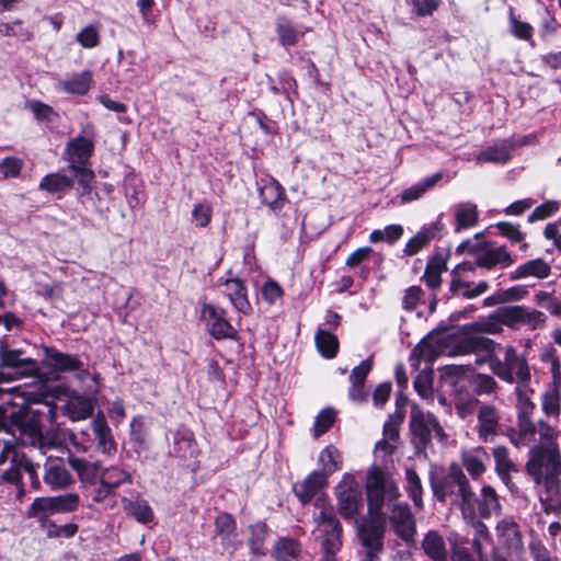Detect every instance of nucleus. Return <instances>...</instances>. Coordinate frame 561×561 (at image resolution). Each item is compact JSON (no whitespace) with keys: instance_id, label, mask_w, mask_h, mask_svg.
Returning <instances> with one entry per match:
<instances>
[{"instance_id":"1","label":"nucleus","mask_w":561,"mask_h":561,"mask_svg":"<svg viewBox=\"0 0 561 561\" xmlns=\"http://www.w3.org/2000/svg\"><path fill=\"white\" fill-rule=\"evenodd\" d=\"M22 393V396L20 393L13 396L22 400L21 404L7 403L0 408V426L13 435L19 432L22 444H30L43 451L47 448L59 447L61 442L58 440L57 432L43 434L42 413L38 410L25 407L26 403L35 401V396L24 391Z\"/></svg>"},{"instance_id":"2","label":"nucleus","mask_w":561,"mask_h":561,"mask_svg":"<svg viewBox=\"0 0 561 561\" xmlns=\"http://www.w3.org/2000/svg\"><path fill=\"white\" fill-rule=\"evenodd\" d=\"M538 425L539 442L530 446L525 470L534 483L561 480L560 432L543 420Z\"/></svg>"},{"instance_id":"3","label":"nucleus","mask_w":561,"mask_h":561,"mask_svg":"<svg viewBox=\"0 0 561 561\" xmlns=\"http://www.w3.org/2000/svg\"><path fill=\"white\" fill-rule=\"evenodd\" d=\"M430 483L434 496L439 502H450L459 507L463 517L474 518V492L469 479L457 463H451L445 476L430 473Z\"/></svg>"},{"instance_id":"4","label":"nucleus","mask_w":561,"mask_h":561,"mask_svg":"<svg viewBox=\"0 0 561 561\" xmlns=\"http://www.w3.org/2000/svg\"><path fill=\"white\" fill-rule=\"evenodd\" d=\"M365 488L368 502L367 513L383 514V505L388 504L389 506L401 496L392 474L377 466H371L368 469Z\"/></svg>"},{"instance_id":"5","label":"nucleus","mask_w":561,"mask_h":561,"mask_svg":"<svg viewBox=\"0 0 561 561\" xmlns=\"http://www.w3.org/2000/svg\"><path fill=\"white\" fill-rule=\"evenodd\" d=\"M492 373L508 383L530 381L531 374L525 356L518 355L516 348L507 345L504 348V360L492 359Z\"/></svg>"},{"instance_id":"6","label":"nucleus","mask_w":561,"mask_h":561,"mask_svg":"<svg viewBox=\"0 0 561 561\" xmlns=\"http://www.w3.org/2000/svg\"><path fill=\"white\" fill-rule=\"evenodd\" d=\"M317 531L321 545L322 556H336L341 550L342 526L335 516L331 506L321 508L318 516L314 517Z\"/></svg>"},{"instance_id":"7","label":"nucleus","mask_w":561,"mask_h":561,"mask_svg":"<svg viewBox=\"0 0 561 561\" xmlns=\"http://www.w3.org/2000/svg\"><path fill=\"white\" fill-rule=\"evenodd\" d=\"M337 511L346 520L358 519L356 516L363 506L362 490L351 474H345L335 488Z\"/></svg>"},{"instance_id":"8","label":"nucleus","mask_w":561,"mask_h":561,"mask_svg":"<svg viewBox=\"0 0 561 561\" xmlns=\"http://www.w3.org/2000/svg\"><path fill=\"white\" fill-rule=\"evenodd\" d=\"M496 317L510 328L526 327L537 330L543 328L547 322V317L542 311L520 305L501 307L496 309Z\"/></svg>"},{"instance_id":"9","label":"nucleus","mask_w":561,"mask_h":561,"mask_svg":"<svg viewBox=\"0 0 561 561\" xmlns=\"http://www.w3.org/2000/svg\"><path fill=\"white\" fill-rule=\"evenodd\" d=\"M390 529L408 546L415 542L416 520L405 502L392 503L388 506Z\"/></svg>"},{"instance_id":"10","label":"nucleus","mask_w":561,"mask_h":561,"mask_svg":"<svg viewBox=\"0 0 561 561\" xmlns=\"http://www.w3.org/2000/svg\"><path fill=\"white\" fill-rule=\"evenodd\" d=\"M95 136L94 125L92 123L84 124L80 135L71 138L66 145L65 159L68 161V164H89L94 151Z\"/></svg>"},{"instance_id":"11","label":"nucleus","mask_w":561,"mask_h":561,"mask_svg":"<svg viewBox=\"0 0 561 561\" xmlns=\"http://www.w3.org/2000/svg\"><path fill=\"white\" fill-rule=\"evenodd\" d=\"M385 514L368 513V518L355 519V528L364 548L383 550V535L386 526Z\"/></svg>"},{"instance_id":"12","label":"nucleus","mask_w":561,"mask_h":561,"mask_svg":"<svg viewBox=\"0 0 561 561\" xmlns=\"http://www.w3.org/2000/svg\"><path fill=\"white\" fill-rule=\"evenodd\" d=\"M410 426L417 446L424 447L434 434L439 440L445 439V433L436 417L431 413L413 410Z\"/></svg>"},{"instance_id":"13","label":"nucleus","mask_w":561,"mask_h":561,"mask_svg":"<svg viewBox=\"0 0 561 561\" xmlns=\"http://www.w3.org/2000/svg\"><path fill=\"white\" fill-rule=\"evenodd\" d=\"M43 364L55 373L78 371L77 378L83 381L90 374L82 369L81 360L70 354L57 351L56 348L44 346Z\"/></svg>"},{"instance_id":"14","label":"nucleus","mask_w":561,"mask_h":561,"mask_svg":"<svg viewBox=\"0 0 561 561\" xmlns=\"http://www.w3.org/2000/svg\"><path fill=\"white\" fill-rule=\"evenodd\" d=\"M43 480L53 491H61L71 486L75 479L66 466L64 458L48 457L44 463Z\"/></svg>"},{"instance_id":"15","label":"nucleus","mask_w":561,"mask_h":561,"mask_svg":"<svg viewBox=\"0 0 561 561\" xmlns=\"http://www.w3.org/2000/svg\"><path fill=\"white\" fill-rule=\"evenodd\" d=\"M465 331L463 334L454 339L451 343L447 345L448 356L480 354L481 350H490L492 346L493 340L483 335L473 334V332L467 330Z\"/></svg>"},{"instance_id":"16","label":"nucleus","mask_w":561,"mask_h":561,"mask_svg":"<svg viewBox=\"0 0 561 561\" xmlns=\"http://www.w3.org/2000/svg\"><path fill=\"white\" fill-rule=\"evenodd\" d=\"M208 332L217 340L236 339L237 330L226 320L225 311L213 305H205L202 309Z\"/></svg>"},{"instance_id":"17","label":"nucleus","mask_w":561,"mask_h":561,"mask_svg":"<svg viewBox=\"0 0 561 561\" xmlns=\"http://www.w3.org/2000/svg\"><path fill=\"white\" fill-rule=\"evenodd\" d=\"M478 419V436L484 442H491L497 434L500 426V412L491 404L482 403L477 411Z\"/></svg>"},{"instance_id":"18","label":"nucleus","mask_w":561,"mask_h":561,"mask_svg":"<svg viewBox=\"0 0 561 561\" xmlns=\"http://www.w3.org/2000/svg\"><path fill=\"white\" fill-rule=\"evenodd\" d=\"M440 355H447L445 337L440 334H430L412 350L411 359L433 363Z\"/></svg>"},{"instance_id":"19","label":"nucleus","mask_w":561,"mask_h":561,"mask_svg":"<svg viewBox=\"0 0 561 561\" xmlns=\"http://www.w3.org/2000/svg\"><path fill=\"white\" fill-rule=\"evenodd\" d=\"M538 499L547 515H561V480L535 483Z\"/></svg>"},{"instance_id":"20","label":"nucleus","mask_w":561,"mask_h":561,"mask_svg":"<svg viewBox=\"0 0 561 561\" xmlns=\"http://www.w3.org/2000/svg\"><path fill=\"white\" fill-rule=\"evenodd\" d=\"M0 359L2 366L16 368L20 376H32L38 371L36 360L23 358L21 351L11 350L3 343H0Z\"/></svg>"},{"instance_id":"21","label":"nucleus","mask_w":561,"mask_h":561,"mask_svg":"<svg viewBox=\"0 0 561 561\" xmlns=\"http://www.w3.org/2000/svg\"><path fill=\"white\" fill-rule=\"evenodd\" d=\"M91 396L85 397L79 393H71L66 402V413L71 421H82L90 417L94 411V396L98 389L90 391Z\"/></svg>"},{"instance_id":"22","label":"nucleus","mask_w":561,"mask_h":561,"mask_svg":"<svg viewBox=\"0 0 561 561\" xmlns=\"http://www.w3.org/2000/svg\"><path fill=\"white\" fill-rule=\"evenodd\" d=\"M539 425L535 424L529 415L518 416L516 428L510 434L511 443L517 447L536 445V434H539Z\"/></svg>"},{"instance_id":"23","label":"nucleus","mask_w":561,"mask_h":561,"mask_svg":"<svg viewBox=\"0 0 561 561\" xmlns=\"http://www.w3.org/2000/svg\"><path fill=\"white\" fill-rule=\"evenodd\" d=\"M489 458L488 451L481 446L461 453L462 466L474 480L479 479L486 471Z\"/></svg>"},{"instance_id":"24","label":"nucleus","mask_w":561,"mask_h":561,"mask_svg":"<svg viewBox=\"0 0 561 561\" xmlns=\"http://www.w3.org/2000/svg\"><path fill=\"white\" fill-rule=\"evenodd\" d=\"M92 431L96 440L98 449L105 455L112 456L116 451V443L112 435L103 413H99L92 420Z\"/></svg>"},{"instance_id":"25","label":"nucleus","mask_w":561,"mask_h":561,"mask_svg":"<svg viewBox=\"0 0 561 561\" xmlns=\"http://www.w3.org/2000/svg\"><path fill=\"white\" fill-rule=\"evenodd\" d=\"M325 473L311 472L302 482L294 485V492L302 504L310 502L327 483Z\"/></svg>"},{"instance_id":"26","label":"nucleus","mask_w":561,"mask_h":561,"mask_svg":"<svg viewBox=\"0 0 561 561\" xmlns=\"http://www.w3.org/2000/svg\"><path fill=\"white\" fill-rule=\"evenodd\" d=\"M496 534L510 550L520 551L524 548L523 536L513 518H504L496 526Z\"/></svg>"},{"instance_id":"27","label":"nucleus","mask_w":561,"mask_h":561,"mask_svg":"<svg viewBox=\"0 0 561 561\" xmlns=\"http://www.w3.org/2000/svg\"><path fill=\"white\" fill-rule=\"evenodd\" d=\"M22 471L27 472L32 479H35L36 484H39L34 465L27 457L18 453H13L11 468L3 471L0 478L4 482L19 483L21 481Z\"/></svg>"},{"instance_id":"28","label":"nucleus","mask_w":561,"mask_h":561,"mask_svg":"<svg viewBox=\"0 0 561 561\" xmlns=\"http://www.w3.org/2000/svg\"><path fill=\"white\" fill-rule=\"evenodd\" d=\"M225 293L232 306L241 313H249L251 305L244 283L239 278H229L225 282Z\"/></svg>"},{"instance_id":"29","label":"nucleus","mask_w":561,"mask_h":561,"mask_svg":"<svg viewBox=\"0 0 561 561\" xmlns=\"http://www.w3.org/2000/svg\"><path fill=\"white\" fill-rule=\"evenodd\" d=\"M551 274V264L543 259L529 260L518 265L511 274V279L534 277L545 279Z\"/></svg>"},{"instance_id":"30","label":"nucleus","mask_w":561,"mask_h":561,"mask_svg":"<svg viewBox=\"0 0 561 561\" xmlns=\"http://www.w3.org/2000/svg\"><path fill=\"white\" fill-rule=\"evenodd\" d=\"M422 549L432 561H449L445 539L437 530H430L425 534Z\"/></svg>"},{"instance_id":"31","label":"nucleus","mask_w":561,"mask_h":561,"mask_svg":"<svg viewBox=\"0 0 561 561\" xmlns=\"http://www.w3.org/2000/svg\"><path fill=\"white\" fill-rule=\"evenodd\" d=\"M474 508L481 517L489 518L501 510L499 495L491 485L482 486L479 497L474 495Z\"/></svg>"},{"instance_id":"32","label":"nucleus","mask_w":561,"mask_h":561,"mask_svg":"<svg viewBox=\"0 0 561 561\" xmlns=\"http://www.w3.org/2000/svg\"><path fill=\"white\" fill-rule=\"evenodd\" d=\"M301 543L290 537L278 538L273 546L274 561H300Z\"/></svg>"},{"instance_id":"33","label":"nucleus","mask_w":561,"mask_h":561,"mask_svg":"<svg viewBox=\"0 0 561 561\" xmlns=\"http://www.w3.org/2000/svg\"><path fill=\"white\" fill-rule=\"evenodd\" d=\"M260 197L262 203L276 214L282 210L287 202L284 188L275 180L267 182L263 187H261Z\"/></svg>"},{"instance_id":"34","label":"nucleus","mask_w":561,"mask_h":561,"mask_svg":"<svg viewBox=\"0 0 561 561\" xmlns=\"http://www.w3.org/2000/svg\"><path fill=\"white\" fill-rule=\"evenodd\" d=\"M514 263L512 255L505 250L504 247L486 249L481 252L476 261L480 267L492 270L496 265L510 266Z\"/></svg>"},{"instance_id":"35","label":"nucleus","mask_w":561,"mask_h":561,"mask_svg":"<svg viewBox=\"0 0 561 561\" xmlns=\"http://www.w3.org/2000/svg\"><path fill=\"white\" fill-rule=\"evenodd\" d=\"M442 178L443 173L437 172L402 191L399 195L401 204H409L420 199L428 190L433 188Z\"/></svg>"},{"instance_id":"36","label":"nucleus","mask_w":561,"mask_h":561,"mask_svg":"<svg viewBox=\"0 0 561 561\" xmlns=\"http://www.w3.org/2000/svg\"><path fill=\"white\" fill-rule=\"evenodd\" d=\"M92 72L84 70L80 73H76L68 79L60 80L57 87L64 92L77 95L85 94L91 85Z\"/></svg>"},{"instance_id":"37","label":"nucleus","mask_w":561,"mask_h":561,"mask_svg":"<svg viewBox=\"0 0 561 561\" xmlns=\"http://www.w3.org/2000/svg\"><path fill=\"white\" fill-rule=\"evenodd\" d=\"M513 144L511 141H501L493 146H490L479 152L477 161L479 163L492 162V163H505L511 159V149Z\"/></svg>"},{"instance_id":"38","label":"nucleus","mask_w":561,"mask_h":561,"mask_svg":"<svg viewBox=\"0 0 561 561\" xmlns=\"http://www.w3.org/2000/svg\"><path fill=\"white\" fill-rule=\"evenodd\" d=\"M72 185L73 181L71 178L58 172H53L42 179L38 187L49 194H62L71 190Z\"/></svg>"},{"instance_id":"39","label":"nucleus","mask_w":561,"mask_h":561,"mask_svg":"<svg viewBox=\"0 0 561 561\" xmlns=\"http://www.w3.org/2000/svg\"><path fill=\"white\" fill-rule=\"evenodd\" d=\"M130 482L131 474L118 467H110L105 469L100 478V484L106 490V494H113L116 488Z\"/></svg>"},{"instance_id":"40","label":"nucleus","mask_w":561,"mask_h":561,"mask_svg":"<svg viewBox=\"0 0 561 561\" xmlns=\"http://www.w3.org/2000/svg\"><path fill=\"white\" fill-rule=\"evenodd\" d=\"M174 453L181 458H191L195 453L193 433L187 428H180L173 436Z\"/></svg>"},{"instance_id":"41","label":"nucleus","mask_w":561,"mask_h":561,"mask_svg":"<svg viewBox=\"0 0 561 561\" xmlns=\"http://www.w3.org/2000/svg\"><path fill=\"white\" fill-rule=\"evenodd\" d=\"M472 368L465 365H446L440 369V381L451 388L472 375Z\"/></svg>"},{"instance_id":"42","label":"nucleus","mask_w":561,"mask_h":561,"mask_svg":"<svg viewBox=\"0 0 561 561\" xmlns=\"http://www.w3.org/2000/svg\"><path fill=\"white\" fill-rule=\"evenodd\" d=\"M409 497L415 507H423V485L420 476L413 468L405 469V486Z\"/></svg>"},{"instance_id":"43","label":"nucleus","mask_w":561,"mask_h":561,"mask_svg":"<svg viewBox=\"0 0 561 561\" xmlns=\"http://www.w3.org/2000/svg\"><path fill=\"white\" fill-rule=\"evenodd\" d=\"M515 394L517 398L518 416L529 415L535 409L531 400L534 389L530 387V381L516 383Z\"/></svg>"},{"instance_id":"44","label":"nucleus","mask_w":561,"mask_h":561,"mask_svg":"<svg viewBox=\"0 0 561 561\" xmlns=\"http://www.w3.org/2000/svg\"><path fill=\"white\" fill-rule=\"evenodd\" d=\"M455 219L456 231L474 226L478 220L477 206L471 203L458 205L455 211Z\"/></svg>"},{"instance_id":"45","label":"nucleus","mask_w":561,"mask_h":561,"mask_svg":"<svg viewBox=\"0 0 561 561\" xmlns=\"http://www.w3.org/2000/svg\"><path fill=\"white\" fill-rule=\"evenodd\" d=\"M314 340L318 351L322 356L327 358H333L336 355L339 350V341L334 334L319 329L316 333Z\"/></svg>"},{"instance_id":"46","label":"nucleus","mask_w":561,"mask_h":561,"mask_svg":"<svg viewBox=\"0 0 561 561\" xmlns=\"http://www.w3.org/2000/svg\"><path fill=\"white\" fill-rule=\"evenodd\" d=\"M319 462L322 467L321 473L325 477L341 469L342 457L334 446H328L319 455Z\"/></svg>"},{"instance_id":"47","label":"nucleus","mask_w":561,"mask_h":561,"mask_svg":"<svg viewBox=\"0 0 561 561\" xmlns=\"http://www.w3.org/2000/svg\"><path fill=\"white\" fill-rule=\"evenodd\" d=\"M27 516L38 520H45L49 515L57 514L55 512V503L53 496L36 497L27 510Z\"/></svg>"},{"instance_id":"48","label":"nucleus","mask_w":561,"mask_h":561,"mask_svg":"<svg viewBox=\"0 0 561 561\" xmlns=\"http://www.w3.org/2000/svg\"><path fill=\"white\" fill-rule=\"evenodd\" d=\"M68 463L76 471L82 482L92 480L98 471L96 465L88 461L87 459L68 454Z\"/></svg>"},{"instance_id":"49","label":"nucleus","mask_w":561,"mask_h":561,"mask_svg":"<svg viewBox=\"0 0 561 561\" xmlns=\"http://www.w3.org/2000/svg\"><path fill=\"white\" fill-rule=\"evenodd\" d=\"M502 325H504V323L497 319L495 310L489 319L468 324L465 327V330L479 335L482 333L499 334L503 330Z\"/></svg>"},{"instance_id":"50","label":"nucleus","mask_w":561,"mask_h":561,"mask_svg":"<svg viewBox=\"0 0 561 561\" xmlns=\"http://www.w3.org/2000/svg\"><path fill=\"white\" fill-rule=\"evenodd\" d=\"M251 537L249 546L253 554L264 556V542L267 536V526L264 523H256L250 526Z\"/></svg>"},{"instance_id":"51","label":"nucleus","mask_w":561,"mask_h":561,"mask_svg":"<svg viewBox=\"0 0 561 561\" xmlns=\"http://www.w3.org/2000/svg\"><path fill=\"white\" fill-rule=\"evenodd\" d=\"M68 170L77 179L83 193H90L92 191L94 184V172L90 169L89 164H68Z\"/></svg>"},{"instance_id":"52","label":"nucleus","mask_w":561,"mask_h":561,"mask_svg":"<svg viewBox=\"0 0 561 561\" xmlns=\"http://www.w3.org/2000/svg\"><path fill=\"white\" fill-rule=\"evenodd\" d=\"M127 510L138 523L147 524L153 519V512L144 499H136L134 502L128 501Z\"/></svg>"},{"instance_id":"53","label":"nucleus","mask_w":561,"mask_h":561,"mask_svg":"<svg viewBox=\"0 0 561 561\" xmlns=\"http://www.w3.org/2000/svg\"><path fill=\"white\" fill-rule=\"evenodd\" d=\"M542 411L548 416L558 417L560 414V388L548 387L542 394Z\"/></svg>"},{"instance_id":"54","label":"nucleus","mask_w":561,"mask_h":561,"mask_svg":"<svg viewBox=\"0 0 561 561\" xmlns=\"http://www.w3.org/2000/svg\"><path fill=\"white\" fill-rule=\"evenodd\" d=\"M216 531L222 541H230L236 537L237 525L233 517L228 513H221L215 520Z\"/></svg>"},{"instance_id":"55","label":"nucleus","mask_w":561,"mask_h":561,"mask_svg":"<svg viewBox=\"0 0 561 561\" xmlns=\"http://www.w3.org/2000/svg\"><path fill=\"white\" fill-rule=\"evenodd\" d=\"M416 392L424 399H433V370L422 369L414 379Z\"/></svg>"},{"instance_id":"56","label":"nucleus","mask_w":561,"mask_h":561,"mask_svg":"<svg viewBox=\"0 0 561 561\" xmlns=\"http://www.w3.org/2000/svg\"><path fill=\"white\" fill-rule=\"evenodd\" d=\"M130 440L140 449L147 447V428L142 416H135L129 424Z\"/></svg>"},{"instance_id":"57","label":"nucleus","mask_w":561,"mask_h":561,"mask_svg":"<svg viewBox=\"0 0 561 561\" xmlns=\"http://www.w3.org/2000/svg\"><path fill=\"white\" fill-rule=\"evenodd\" d=\"M25 107L33 113L37 121L54 122L58 118V114L54 111V108L41 101H27Z\"/></svg>"},{"instance_id":"58","label":"nucleus","mask_w":561,"mask_h":561,"mask_svg":"<svg viewBox=\"0 0 561 561\" xmlns=\"http://www.w3.org/2000/svg\"><path fill=\"white\" fill-rule=\"evenodd\" d=\"M56 513H71L80 505V496L78 493H66L53 496Z\"/></svg>"},{"instance_id":"59","label":"nucleus","mask_w":561,"mask_h":561,"mask_svg":"<svg viewBox=\"0 0 561 561\" xmlns=\"http://www.w3.org/2000/svg\"><path fill=\"white\" fill-rule=\"evenodd\" d=\"M472 387L477 394H491L495 391L497 382L490 375L472 371Z\"/></svg>"},{"instance_id":"60","label":"nucleus","mask_w":561,"mask_h":561,"mask_svg":"<svg viewBox=\"0 0 561 561\" xmlns=\"http://www.w3.org/2000/svg\"><path fill=\"white\" fill-rule=\"evenodd\" d=\"M335 421V411L332 408L323 409L316 417L313 436L318 438L324 434Z\"/></svg>"},{"instance_id":"61","label":"nucleus","mask_w":561,"mask_h":561,"mask_svg":"<svg viewBox=\"0 0 561 561\" xmlns=\"http://www.w3.org/2000/svg\"><path fill=\"white\" fill-rule=\"evenodd\" d=\"M276 32L278 35L279 43L283 46H293L298 41V32L295 30L291 23L283 21L277 24Z\"/></svg>"},{"instance_id":"62","label":"nucleus","mask_w":561,"mask_h":561,"mask_svg":"<svg viewBox=\"0 0 561 561\" xmlns=\"http://www.w3.org/2000/svg\"><path fill=\"white\" fill-rule=\"evenodd\" d=\"M511 31L513 35L519 39L530 41L533 38V26L529 23L519 21L511 9L510 12Z\"/></svg>"},{"instance_id":"63","label":"nucleus","mask_w":561,"mask_h":561,"mask_svg":"<svg viewBox=\"0 0 561 561\" xmlns=\"http://www.w3.org/2000/svg\"><path fill=\"white\" fill-rule=\"evenodd\" d=\"M493 458L495 462V471L517 468L514 461L510 458L508 449L505 446H495L493 449Z\"/></svg>"},{"instance_id":"64","label":"nucleus","mask_w":561,"mask_h":561,"mask_svg":"<svg viewBox=\"0 0 561 561\" xmlns=\"http://www.w3.org/2000/svg\"><path fill=\"white\" fill-rule=\"evenodd\" d=\"M450 560L451 561H477L463 542H458L457 538H449Z\"/></svg>"}]
</instances>
